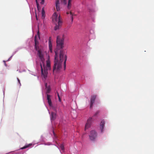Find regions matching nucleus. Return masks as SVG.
<instances>
[{"instance_id": "10", "label": "nucleus", "mask_w": 154, "mask_h": 154, "mask_svg": "<svg viewBox=\"0 0 154 154\" xmlns=\"http://www.w3.org/2000/svg\"><path fill=\"white\" fill-rule=\"evenodd\" d=\"M56 7L57 11H58L60 10V1L59 0H57L56 2Z\"/></svg>"}, {"instance_id": "23", "label": "nucleus", "mask_w": 154, "mask_h": 154, "mask_svg": "<svg viewBox=\"0 0 154 154\" xmlns=\"http://www.w3.org/2000/svg\"><path fill=\"white\" fill-rule=\"evenodd\" d=\"M17 79L18 83H19L20 84V86L21 85L20 82V80L18 78H17Z\"/></svg>"}, {"instance_id": "1", "label": "nucleus", "mask_w": 154, "mask_h": 154, "mask_svg": "<svg viewBox=\"0 0 154 154\" xmlns=\"http://www.w3.org/2000/svg\"><path fill=\"white\" fill-rule=\"evenodd\" d=\"M55 55L54 56V64L53 68L54 72H60L62 67V62L64 60V68L65 70L66 68V62L67 56L64 55V52L63 50H61L60 54V60H58V52L55 51Z\"/></svg>"}, {"instance_id": "18", "label": "nucleus", "mask_w": 154, "mask_h": 154, "mask_svg": "<svg viewBox=\"0 0 154 154\" xmlns=\"http://www.w3.org/2000/svg\"><path fill=\"white\" fill-rule=\"evenodd\" d=\"M60 148L61 150H64V146L63 144H61L60 146Z\"/></svg>"}, {"instance_id": "24", "label": "nucleus", "mask_w": 154, "mask_h": 154, "mask_svg": "<svg viewBox=\"0 0 154 154\" xmlns=\"http://www.w3.org/2000/svg\"><path fill=\"white\" fill-rule=\"evenodd\" d=\"M44 2V0H42V1L41 2V4H43Z\"/></svg>"}, {"instance_id": "21", "label": "nucleus", "mask_w": 154, "mask_h": 154, "mask_svg": "<svg viewBox=\"0 0 154 154\" xmlns=\"http://www.w3.org/2000/svg\"><path fill=\"white\" fill-rule=\"evenodd\" d=\"M57 96H58V99H59V100L60 102L61 101V99H60V96L59 94L57 92Z\"/></svg>"}, {"instance_id": "25", "label": "nucleus", "mask_w": 154, "mask_h": 154, "mask_svg": "<svg viewBox=\"0 0 154 154\" xmlns=\"http://www.w3.org/2000/svg\"><path fill=\"white\" fill-rule=\"evenodd\" d=\"M45 86L46 88H47L48 87V86H47V85H48L47 83H45Z\"/></svg>"}, {"instance_id": "7", "label": "nucleus", "mask_w": 154, "mask_h": 154, "mask_svg": "<svg viewBox=\"0 0 154 154\" xmlns=\"http://www.w3.org/2000/svg\"><path fill=\"white\" fill-rule=\"evenodd\" d=\"M97 96L96 95H94L91 96V98L90 100V108H91L93 106V103H94L95 100Z\"/></svg>"}, {"instance_id": "16", "label": "nucleus", "mask_w": 154, "mask_h": 154, "mask_svg": "<svg viewBox=\"0 0 154 154\" xmlns=\"http://www.w3.org/2000/svg\"><path fill=\"white\" fill-rule=\"evenodd\" d=\"M32 145V144L31 143L29 144L26 145L24 146L23 147L21 148V149H26L27 148H28V147H29L30 146Z\"/></svg>"}, {"instance_id": "26", "label": "nucleus", "mask_w": 154, "mask_h": 154, "mask_svg": "<svg viewBox=\"0 0 154 154\" xmlns=\"http://www.w3.org/2000/svg\"><path fill=\"white\" fill-rule=\"evenodd\" d=\"M38 35L39 38V31H38Z\"/></svg>"}, {"instance_id": "8", "label": "nucleus", "mask_w": 154, "mask_h": 154, "mask_svg": "<svg viewBox=\"0 0 154 154\" xmlns=\"http://www.w3.org/2000/svg\"><path fill=\"white\" fill-rule=\"evenodd\" d=\"M105 124V122L104 120H101L100 124V128L101 129V132H103V130L104 128V125Z\"/></svg>"}, {"instance_id": "9", "label": "nucleus", "mask_w": 154, "mask_h": 154, "mask_svg": "<svg viewBox=\"0 0 154 154\" xmlns=\"http://www.w3.org/2000/svg\"><path fill=\"white\" fill-rule=\"evenodd\" d=\"M47 100H48V103L50 106H52V104L51 100L50 98L51 96L48 94H47Z\"/></svg>"}, {"instance_id": "13", "label": "nucleus", "mask_w": 154, "mask_h": 154, "mask_svg": "<svg viewBox=\"0 0 154 154\" xmlns=\"http://www.w3.org/2000/svg\"><path fill=\"white\" fill-rule=\"evenodd\" d=\"M71 2L72 0H69L67 5V8L68 9H69L71 7Z\"/></svg>"}, {"instance_id": "12", "label": "nucleus", "mask_w": 154, "mask_h": 154, "mask_svg": "<svg viewBox=\"0 0 154 154\" xmlns=\"http://www.w3.org/2000/svg\"><path fill=\"white\" fill-rule=\"evenodd\" d=\"M56 114L54 112L51 113V120H54L56 118Z\"/></svg>"}, {"instance_id": "29", "label": "nucleus", "mask_w": 154, "mask_h": 154, "mask_svg": "<svg viewBox=\"0 0 154 154\" xmlns=\"http://www.w3.org/2000/svg\"><path fill=\"white\" fill-rule=\"evenodd\" d=\"M36 0V2L37 3V0Z\"/></svg>"}, {"instance_id": "5", "label": "nucleus", "mask_w": 154, "mask_h": 154, "mask_svg": "<svg viewBox=\"0 0 154 154\" xmlns=\"http://www.w3.org/2000/svg\"><path fill=\"white\" fill-rule=\"evenodd\" d=\"M97 133L94 130H92L90 132L89 135V138L91 140H94L97 137Z\"/></svg>"}, {"instance_id": "3", "label": "nucleus", "mask_w": 154, "mask_h": 154, "mask_svg": "<svg viewBox=\"0 0 154 154\" xmlns=\"http://www.w3.org/2000/svg\"><path fill=\"white\" fill-rule=\"evenodd\" d=\"M52 21L56 24L54 28V30H56L60 29L62 23L60 15L58 17L56 13H54L52 16Z\"/></svg>"}, {"instance_id": "28", "label": "nucleus", "mask_w": 154, "mask_h": 154, "mask_svg": "<svg viewBox=\"0 0 154 154\" xmlns=\"http://www.w3.org/2000/svg\"><path fill=\"white\" fill-rule=\"evenodd\" d=\"M36 19L37 20V17L36 15Z\"/></svg>"}, {"instance_id": "14", "label": "nucleus", "mask_w": 154, "mask_h": 154, "mask_svg": "<svg viewBox=\"0 0 154 154\" xmlns=\"http://www.w3.org/2000/svg\"><path fill=\"white\" fill-rule=\"evenodd\" d=\"M46 66L49 69H50L51 67L50 61L48 60L46 61Z\"/></svg>"}, {"instance_id": "6", "label": "nucleus", "mask_w": 154, "mask_h": 154, "mask_svg": "<svg viewBox=\"0 0 154 154\" xmlns=\"http://www.w3.org/2000/svg\"><path fill=\"white\" fill-rule=\"evenodd\" d=\"M92 122V118H89L87 120V122L85 125V130L89 128L91 125Z\"/></svg>"}, {"instance_id": "19", "label": "nucleus", "mask_w": 154, "mask_h": 154, "mask_svg": "<svg viewBox=\"0 0 154 154\" xmlns=\"http://www.w3.org/2000/svg\"><path fill=\"white\" fill-rule=\"evenodd\" d=\"M61 3L64 5L66 4V0H61Z\"/></svg>"}, {"instance_id": "30", "label": "nucleus", "mask_w": 154, "mask_h": 154, "mask_svg": "<svg viewBox=\"0 0 154 154\" xmlns=\"http://www.w3.org/2000/svg\"><path fill=\"white\" fill-rule=\"evenodd\" d=\"M54 134V132H53Z\"/></svg>"}, {"instance_id": "4", "label": "nucleus", "mask_w": 154, "mask_h": 154, "mask_svg": "<svg viewBox=\"0 0 154 154\" xmlns=\"http://www.w3.org/2000/svg\"><path fill=\"white\" fill-rule=\"evenodd\" d=\"M64 39L61 38L60 36H57L56 42L57 48L59 49H62L63 47Z\"/></svg>"}, {"instance_id": "20", "label": "nucleus", "mask_w": 154, "mask_h": 154, "mask_svg": "<svg viewBox=\"0 0 154 154\" xmlns=\"http://www.w3.org/2000/svg\"><path fill=\"white\" fill-rule=\"evenodd\" d=\"M70 15H71V20H72V22L73 21V14L72 13V12L71 11H70Z\"/></svg>"}, {"instance_id": "17", "label": "nucleus", "mask_w": 154, "mask_h": 154, "mask_svg": "<svg viewBox=\"0 0 154 154\" xmlns=\"http://www.w3.org/2000/svg\"><path fill=\"white\" fill-rule=\"evenodd\" d=\"M42 17L43 18L45 17L44 14H45V11L43 8L42 9Z\"/></svg>"}, {"instance_id": "15", "label": "nucleus", "mask_w": 154, "mask_h": 154, "mask_svg": "<svg viewBox=\"0 0 154 154\" xmlns=\"http://www.w3.org/2000/svg\"><path fill=\"white\" fill-rule=\"evenodd\" d=\"M46 93L47 94L50 93L51 91V87L50 86H48L47 88H46Z\"/></svg>"}, {"instance_id": "11", "label": "nucleus", "mask_w": 154, "mask_h": 154, "mask_svg": "<svg viewBox=\"0 0 154 154\" xmlns=\"http://www.w3.org/2000/svg\"><path fill=\"white\" fill-rule=\"evenodd\" d=\"M48 43H49V48L50 51L51 53H52V44L51 43V37H50L49 39L48 40Z\"/></svg>"}, {"instance_id": "27", "label": "nucleus", "mask_w": 154, "mask_h": 154, "mask_svg": "<svg viewBox=\"0 0 154 154\" xmlns=\"http://www.w3.org/2000/svg\"><path fill=\"white\" fill-rule=\"evenodd\" d=\"M66 14H69V13L68 12H67Z\"/></svg>"}, {"instance_id": "22", "label": "nucleus", "mask_w": 154, "mask_h": 154, "mask_svg": "<svg viewBox=\"0 0 154 154\" xmlns=\"http://www.w3.org/2000/svg\"><path fill=\"white\" fill-rule=\"evenodd\" d=\"M99 113V111H97L95 113V114L94 115V116H96Z\"/></svg>"}, {"instance_id": "2", "label": "nucleus", "mask_w": 154, "mask_h": 154, "mask_svg": "<svg viewBox=\"0 0 154 154\" xmlns=\"http://www.w3.org/2000/svg\"><path fill=\"white\" fill-rule=\"evenodd\" d=\"M36 36L35 37V48L36 51H37V55L40 59L41 62L40 63V66L41 68V71L42 76L45 79L47 77L48 70L45 67L44 64L45 59L44 58V51L42 48H40L38 47L37 45H38V42L36 39Z\"/></svg>"}]
</instances>
